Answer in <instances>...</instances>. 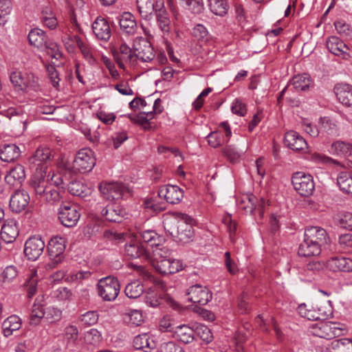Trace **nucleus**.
Returning <instances> with one entry per match:
<instances>
[{
	"mask_svg": "<svg viewBox=\"0 0 352 352\" xmlns=\"http://www.w3.org/2000/svg\"><path fill=\"white\" fill-rule=\"evenodd\" d=\"M21 319L16 315L8 317L2 323V331L6 337H8L21 327Z\"/></svg>",
	"mask_w": 352,
	"mask_h": 352,
	"instance_id": "nucleus-30",
	"label": "nucleus"
},
{
	"mask_svg": "<svg viewBox=\"0 0 352 352\" xmlns=\"http://www.w3.org/2000/svg\"><path fill=\"white\" fill-rule=\"evenodd\" d=\"M41 302H43V296L41 298L37 297L32 306L30 318V322L32 325H37L39 324L41 320L44 317V305L42 304Z\"/></svg>",
	"mask_w": 352,
	"mask_h": 352,
	"instance_id": "nucleus-38",
	"label": "nucleus"
},
{
	"mask_svg": "<svg viewBox=\"0 0 352 352\" xmlns=\"http://www.w3.org/2000/svg\"><path fill=\"white\" fill-rule=\"evenodd\" d=\"M101 214L110 222L120 223L123 220L125 211L119 205L109 204L102 210Z\"/></svg>",
	"mask_w": 352,
	"mask_h": 352,
	"instance_id": "nucleus-25",
	"label": "nucleus"
},
{
	"mask_svg": "<svg viewBox=\"0 0 352 352\" xmlns=\"http://www.w3.org/2000/svg\"><path fill=\"white\" fill-rule=\"evenodd\" d=\"M284 142L288 148L294 151H303L307 148V143L304 138L294 131L285 133Z\"/></svg>",
	"mask_w": 352,
	"mask_h": 352,
	"instance_id": "nucleus-23",
	"label": "nucleus"
},
{
	"mask_svg": "<svg viewBox=\"0 0 352 352\" xmlns=\"http://www.w3.org/2000/svg\"><path fill=\"white\" fill-rule=\"evenodd\" d=\"M352 144L342 141H337L332 144L331 151L333 154L342 157H351Z\"/></svg>",
	"mask_w": 352,
	"mask_h": 352,
	"instance_id": "nucleus-42",
	"label": "nucleus"
},
{
	"mask_svg": "<svg viewBox=\"0 0 352 352\" xmlns=\"http://www.w3.org/2000/svg\"><path fill=\"white\" fill-rule=\"evenodd\" d=\"M329 352H352V340L349 338L335 340L331 342Z\"/></svg>",
	"mask_w": 352,
	"mask_h": 352,
	"instance_id": "nucleus-40",
	"label": "nucleus"
},
{
	"mask_svg": "<svg viewBox=\"0 0 352 352\" xmlns=\"http://www.w3.org/2000/svg\"><path fill=\"white\" fill-rule=\"evenodd\" d=\"M342 329L339 324L333 322H320L313 324L309 327L310 333L314 336L327 340H331L342 334Z\"/></svg>",
	"mask_w": 352,
	"mask_h": 352,
	"instance_id": "nucleus-5",
	"label": "nucleus"
},
{
	"mask_svg": "<svg viewBox=\"0 0 352 352\" xmlns=\"http://www.w3.org/2000/svg\"><path fill=\"white\" fill-rule=\"evenodd\" d=\"M323 263L318 261H312L305 265L304 271L307 273V274H316L320 273L323 270Z\"/></svg>",
	"mask_w": 352,
	"mask_h": 352,
	"instance_id": "nucleus-58",
	"label": "nucleus"
},
{
	"mask_svg": "<svg viewBox=\"0 0 352 352\" xmlns=\"http://www.w3.org/2000/svg\"><path fill=\"white\" fill-rule=\"evenodd\" d=\"M19 148L14 144H5L0 149V159L6 162H11L20 155Z\"/></svg>",
	"mask_w": 352,
	"mask_h": 352,
	"instance_id": "nucleus-34",
	"label": "nucleus"
},
{
	"mask_svg": "<svg viewBox=\"0 0 352 352\" xmlns=\"http://www.w3.org/2000/svg\"><path fill=\"white\" fill-rule=\"evenodd\" d=\"M45 243L40 237L32 236L25 243L24 254L29 260H36L43 253Z\"/></svg>",
	"mask_w": 352,
	"mask_h": 352,
	"instance_id": "nucleus-15",
	"label": "nucleus"
},
{
	"mask_svg": "<svg viewBox=\"0 0 352 352\" xmlns=\"http://www.w3.org/2000/svg\"><path fill=\"white\" fill-rule=\"evenodd\" d=\"M65 338L68 343L75 344L78 338V330L74 325H69L65 329Z\"/></svg>",
	"mask_w": 352,
	"mask_h": 352,
	"instance_id": "nucleus-62",
	"label": "nucleus"
},
{
	"mask_svg": "<svg viewBox=\"0 0 352 352\" xmlns=\"http://www.w3.org/2000/svg\"><path fill=\"white\" fill-rule=\"evenodd\" d=\"M25 178L24 167L21 164H16L7 173L5 182L10 188H17L21 187Z\"/></svg>",
	"mask_w": 352,
	"mask_h": 352,
	"instance_id": "nucleus-19",
	"label": "nucleus"
},
{
	"mask_svg": "<svg viewBox=\"0 0 352 352\" xmlns=\"http://www.w3.org/2000/svg\"><path fill=\"white\" fill-rule=\"evenodd\" d=\"M72 41L75 42L84 58L90 63L94 64L96 62V59L93 54L94 50L87 43L83 42L82 39L77 35L74 36Z\"/></svg>",
	"mask_w": 352,
	"mask_h": 352,
	"instance_id": "nucleus-39",
	"label": "nucleus"
},
{
	"mask_svg": "<svg viewBox=\"0 0 352 352\" xmlns=\"http://www.w3.org/2000/svg\"><path fill=\"white\" fill-rule=\"evenodd\" d=\"M139 234L143 242L151 248H154V246H161L162 243L164 241V239L162 236L159 235L153 230L140 231Z\"/></svg>",
	"mask_w": 352,
	"mask_h": 352,
	"instance_id": "nucleus-35",
	"label": "nucleus"
},
{
	"mask_svg": "<svg viewBox=\"0 0 352 352\" xmlns=\"http://www.w3.org/2000/svg\"><path fill=\"white\" fill-rule=\"evenodd\" d=\"M125 254L129 258H147V250L138 241H133L125 245Z\"/></svg>",
	"mask_w": 352,
	"mask_h": 352,
	"instance_id": "nucleus-28",
	"label": "nucleus"
},
{
	"mask_svg": "<svg viewBox=\"0 0 352 352\" xmlns=\"http://www.w3.org/2000/svg\"><path fill=\"white\" fill-rule=\"evenodd\" d=\"M93 32L96 38L100 41H108L111 36V30L109 22L104 18L98 16L92 24Z\"/></svg>",
	"mask_w": 352,
	"mask_h": 352,
	"instance_id": "nucleus-21",
	"label": "nucleus"
},
{
	"mask_svg": "<svg viewBox=\"0 0 352 352\" xmlns=\"http://www.w3.org/2000/svg\"><path fill=\"white\" fill-rule=\"evenodd\" d=\"M219 128H222L225 131V136L226 140L224 139L221 132L219 130L212 131L207 136L208 143L213 148H217L222 144L228 142L232 135L230 126L228 122H222L219 125Z\"/></svg>",
	"mask_w": 352,
	"mask_h": 352,
	"instance_id": "nucleus-16",
	"label": "nucleus"
},
{
	"mask_svg": "<svg viewBox=\"0 0 352 352\" xmlns=\"http://www.w3.org/2000/svg\"><path fill=\"white\" fill-rule=\"evenodd\" d=\"M49 177L42 168H36V171L30 179L29 184L36 197L41 201L50 204L60 200V192L54 186L49 184Z\"/></svg>",
	"mask_w": 352,
	"mask_h": 352,
	"instance_id": "nucleus-2",
	"label": "nucleus"
},
{
	"mask_svg": "<svg viewBox=\"0 0 352 352\" xmlns=\"http://www.w3.org/2000/svg\"><path fill=\"white\" fill-rule=\"evenodd\" d=\"M177 221V237L179 241H184L190 239L192 235V224L194 219L186 214L178 213Z\"/></svg>",
	"mask_w": 352,
	"mask_h": 352,
	"instance_id": "nucleus-13",
	"label": "nucleus"
},
{
	"mask_svg": "<svg viewBox=\"0 0 352 352\" xmlns=\"http://www.w3.org/2000/svg\"><path fill=\"white\" fill-rule=\"evenodd\" d=\"M173 337L179 342L189 344L195 339V331L188 325H179L173 331Z\"/></svg>",
	"mask_w": 352,
	"mask_h": 352,
	"instance_id": "nucleus-27",
	"label": "nucleus"
},
{
	"mask_svg": "<svg viewBox=\"0 0 352 352\" xmlns=\"http://www.w3.org/2000/svg\"><path fill=\"white\" fill-rule=\"evenodd\" d=\"M47 39L45 32L39 28L32 29L28 34L30 44L38 49H43L46 45Z\"/></svg>",
	"mask_w": 352,
	"mask_h": 352,
	"instance_id": "nucleus-31",
	"label": "nucleus"
},
{
	"mask_svg": "<svg viewBox=\"0 0 352 352\" xmlns=\"http://www.w3.org/2000/svg\"><path fill=\"white\" fill-rule=\"evenodd\" d=\"M38 283V278L36 271L32 270L24 283L26 288L28 298H32L36 292V287Z\"/></svg>",
	"mask_w": 352,
	"mask_h": 352,
	"instance_id": "nucleus-49",
	"label": "nucleus"
},
{
	"mask_svg": "<svg viewBox=\"0 0 352 352\" xmlns=\"http://www.w3.org/2000/svg\"><path fill=\"white\" fill-rule=\"evenodd\" d=\"M320 132L332 134L337 130L336 122L327 117L321 118L320 119Z\"/></svg>",
	"mask_w": 352,
	"mask_h": 352,
	"instance_id": "nucleus-50",
	"label": "nucleus"
},
{
	"mask_svg": "<svg viewBox=\"0 0 352 352\" xmlns=\"http://www.w3.org/2000/svg\"><path fill=\"white\" fill-rule=\"evenodd\" d=\"M338 243L340 248L345 251L352 250V234H341L338 239Z\"/></svg>",
	"mask_w": 352,
	"mask_h": 352,
	"instance_id": "nucleus-63",
	"label": "nucleus"
},
{
	"mask_svg": "<svg viewBox=\"0 0 352 352\" xmlns=\"http://www.w3.org/2000/svg\"><path fill=\"white\" fill-rule=\"evenodd\" d=\"M329 270L336 272H349L352 271V260L343 256L331 258L327 263Z\"/></svg>",
	"mask_w": 352,
	"mask_h": 352,
	"instance_id": "nucleus-24",
	"label": "nucleus"
},
{
	"mask_svg": "<svg viewBox=\"0 0 352 352\" xmlns=\"http://www.w3.org/2000/svg\"><path fill=\"white\" fill-rule=\"evenodd\" d=\"M96 164L93 151L88 148L80 149L76 155L73 162L74 169L81 173L91 171Z\"/></svg>",
	"mask_w": 352,
	"mask_h": 352,
	"instance_id": "nucleus-8",
	"label": "nucleus"
},
{
	"mask_svg": "<svg viewBox=\"0 0 352 352\" xmlns=\"http://www.w3.org/2000/svg\"><path fill=\"white\" fill-rule=\"evenodd\" d=\"M337 184L342 192L352 195V173H340L337 178Z\"/></svg>",
	"mask_w": 352,
	"mask_h": 352,
	"instance_id": "nucleus-41",
	"label": "nucleus"
},
{
	"mask_svg": "<svg viewBox=\"0 0 352 352\" xmlns=\"http://www.w3.org/2000/svg\"><path fill=\"white\" fill-rule=\"evenodd\" d=\"M208 6L212 13L221 16L227 13L228 9L225 0H208Z\"/></svg>",
	"mask_w": 352,
	"mask_h": 352,
	"instance_id": "nucleus-47",
	"label": "nucleus"
},
{
	"mask_svg": "<svg viewBox=\"0 0 352 352\" xmlns=\"http://www.w3.org/2000/svg\"><path fill=\"white\" fill-rule=\"evenodd\" d=\"M52 58L58 60L62 57L60 46L55 42L47 40V43L43 48Z\"/></svg>",
	"mask_w": 352,
	"mask_h": 352,
	"instance_id": "nucleus-52",
	"label": "nucleus"
},
{
	"mask_svg": "<svg viewBox=\"0 0 352 352\" xmlns=\"http://www.w3.org/2000/svg\"><path fill=\"white\" fill-rule=\"evenodd\" d=\"M19 234L18 224L16 220L5 221L1 230V239L8 243L14 242Z\"/></svg>",
	"mask_w": 352,
	"mask_h": 352,
	"instance_id": "nucleus-22",
	"label": "nucleus"
},
{
	"mask_svg": "<svg viewBox=\"0 0 352 352\" xmlns=\"http://www.w3.org/2000/svg\"><path fill=\"white\" fill-rule=\"evenodd\" d=\"M144 285L138 280L129 283L124 289L125 294L130 298H137L144 292Z\"/></svg>",
	"mask_w": 352,
	"mask_h": 352,
	"instance_id": "nucleus-43",
	"label": "nucleus"
},
{
	"mask_svg": "<svg viewBox=\"0 0 352 352\" xmlns=\"http://www.w3.org/2000/svg\"><path fill=\"white\" fill-rule=\"evenodd\" d=\"M30 197L25 190H15L10 199V208L16 213H19L25 210L30 203Z\"/></svg>",
	"mask_w": 352,
	"mask_h": 352,
	"instance_id": "nucleus-17",
	"label": "nucleus"
},
{
	"mask_svg": "<svg viewBox=\"0 0 352 352\" xmlns=\"http://www.w3.org/2000/svg\"><path fill=\"white\" fill-rule=\"evenodd\" d=\"M123 316L125 322L133 326H140L144 322L142 314L139 310L131 309Z\"/></svg>",
	"mask_w": 352,
	"mask_h": 352,
	"instance_id": "nucleus-46",
	"label": "nucleus"
},
{
	"mask_svg": "<svg viewBox=\"0 0 352 352\" xmlns=\"http://www.w3.org/2000/svg\"><path fill=\"white\" fill-rule=\"evenodd\" d=\"M133 346L138 350L150 352L156 347L155 342L147 333L140 334L133 340Z\"/></svg>",
	"mask_w": 352,
	"mask_h": 352,
	"instance_id": "nucleus-29",
	"label": "nucleus"
},
{
	"mask_svg": "<svg viewBox=\"0 0 352 352\" xmlns=\"http://www.w3.org/2000/svg\"><path fill=\"white\" fill-rule=\"evenodd\" d=\"M120 29L128 34L135 32L137 24L134 16L130 12H124L120 18Z\"/></svg>",
	"mask_w": 352,
	"mask_h": 352,
	"instance_id": "nucleus-33",
	"label": "nucleus"
},
{
	"mask_svg": "<svg viewBox=\"0 0 352 352\" xmlns=\"http://www.w3.org/2000/svg\"><path fill=\"white\" fill-rule=\"evenodd\" d=\"M337 99L344 105L352 106V86L348 84H338L335 87Z\"/></svg>",
	"mask_w": 352,
	"mask_h": 352,
	"instance_id": "nucleus-26",
	"label": "nucleus"
},
{
	"mask_svg": "<svg viewBox=\"0 0 352 352\" xmlns=\"http://www.w3.org/2000/svg\"><path fill=\"white\" fill-rule=\"evenodd\" d=\"M51 151L48 147H38L29 158V162L35 166H40L43 162L51 160Z\"/></svg>",
	"mask_w": 352,
	"mask_h": 352,
	"instance_id": "nucleus-36",
	"label": "nucleus"
},
{
	"mask_svg": "<svg viewBox=\"0 0 352 352\" xmlns=\"http://www.w3.org/2000/svg\"><path fill=\"white\" fill-rule=\"evenodd\" d=\"M223 222L227 226L228 230L230 233V238L232 242H234V236L237 230V223L235 221H233L231 216L228 214L226 215L223 219Z\"/></svg>",
	"mask_w": 352,
	"mask_h": 352,
	"instance_id": "nucleus-56",
	"label": "nucleus"
},
{
	"mask_svg": "<svg viewBox=\"0 0 352 352\" xmlns=\"http://www.w3.org/2000/svg\"><path fill=\"white\" fill-rule=\"evenodd\" d=\"M314 308L320 316V320H324L332 314V309L327 302H316L314 303Z\"/></svg>",
	"mask_w": 352,
	"mask_h": 352,
	"instance_id": "nucleus-51",
	"label": "nucleus"
},
{
	"mask_svg": "<svg viewBox=\"0 0 352 352\" xmlns=\"http://www.w3.org/2000/svg\"><path fill=\"white\" fill-rule=\"evenodd\" d=\"M158 196L164 198L168 204H179L184 197L183 190L176 185H164L160 187Z\"/></svg>",
	"mask_w": 352,
	"mask_h": 352,
	"instance_id": "nucleus-14",
	"label": "nucleus"
},
{
	"mask_svg": "<svg viewBox=\"0 0 352 352\" xmlns=\"http://www.w3.org/2000/svg\"><path fill=\"white\" fill-rule=\"evenodd\" d=\"M162 298H160L157 293L155 291H149L145 296V302L151 307H157L161 304Z\"/></svg>",
	"mask_w": 352,
	"mask_h": 352,
	"instance_id": "nucleus-60",
	"label": "nucleus"
},
{
	"mask_svg": "<svg viewBox=\"0 0 352 352\" xmlns=\"http://www.w3.org/2000/svg\"><path fill=\"white\" fill-rule=\"evenodd\" d=\"M159 329L162 332H173L175 328L173 327L172 318L170 316H163L159 322Z\"/></svg>",
	"mask_w": 352,
	"mask_h": 352,
	"instance_id": "nucleus-61",
	"label": "nucleus"
},
{
	"mask_svg": "<svg viewBox=\"0 0 352 352\" xmlns=\"http://www.w3.org/2000/svg\"><path fill=\"white\" fill-rule=\"evenodd\" d=\"M97 288L98 295L104 300L112 301L118 296L120 285L117 278L109 276L100 279Z\"/></svg>",
	"mask_w": 352,
	"mask_h": 352,
	"instance_id": "nucleus-4",
	"label": "nucleus"
},
{
	"mask_svg": "<svg viewBox=\"0 0 352 352\" xmlns=\"http://www.w3.org/2000/svg\"><path fill=\"white\" fill-rule=\"evenodd\" d=\"M138 10L144 19H147L153 11V6L152 0H137Z\"/></svg>",
	"mask_w": 352,
	"mask_h": 352,
	"instance_id": "nucleus-48",
	"label": "nucleus"
},
{
	"mask_svg": "<svg viewBox=\"0 0 352 352\" xmlns=\"http://www.w3.org/2000/svg\"><path fill=\"white\" fill-rule=\"evenodd\" d=\"M329 241L328 234L324 228L319 226L307 227L304 240L299 245L298 254L304 257L318 256Z\"/></svg>",
	"mask_w": 352,
	"mask_h": 352,
	"instance_id": "nucleus-1",
	"label": "nucleus"
},
{
	"mask_svg": "<svg viewBox=\"0 0 352 352\" xmlns=\"http://www.w3.org/2000/svg\"><path fill=\"white\" fill-rule=\"evenodd\" d=\"M111 52L116 63L120 69H125V65H134L137 63V56L133 48L131 49L124 43L120 44L118 48L114 47Z\"/></svg>",
	"mask_w": 352,
	"mask_h": 352,
	"instance_id": "nucleus-7",
	"label": "nucleus"
},
{
	"mask_svg": "<svg viewBox=\"0 0 352 352\" xmlns=\"http://www.w3.org/2000/svg\"><path fill=\"white\" fill-rule=\"evenodd\" d=\"M298 312L302 317L309 320H320V316L314 308V303L309 306L305 304L300 305L298 307Z\"/></svg>",
	"mask_w": 352,
	"mask_h": 352,
	"instance_id": "nucleus-44",
	"label": "nucleus"
},
{
	"mask_svg": "<svg viewBox=\"0 0 352 352\" xmlns=\"http://www.w3.org/2000/svg\"><path fill=\"white\" fill-rule=\"evenodd\" d=\"M99 189L105 199L113 201L122 197L125 187L122 183L113 182L100 184Z\"/></svg>",
	"mask_w": 352,
	"mask_h": 352,
	"instance_id": "nucleus-18",
	"label": "nucleus"
},
{
	"mask_svg": "<svg viewBox=\"0 0 352 352\" xmlns=\"http://www.w3.org/2000/svg\"><path fill=\"white\" fill-rule=\"evenodd\" d=\"M327 47L331 53L342 58L344 50L348 49V45L337 36L329 37L327 41Z\"/></svg>",
	"mask_w": 352,
	"mask_h": 352,
	"instance_id": "nucleus-37",
	"label": "nucleus"
},
{
	"mask_svg": "<svg viewBox=\"0 0 352 352\" xmlns=\"http://www.w3.org/2000/svg\"><path fill=\"white\" fill-rule=\"evenodd\" d=\"M292 182L294 189L302 197L312 195L315 190V183L313 177L303 172H297L293 174Z\"/></svg>",
	"mask_w": 352,
	"mask_h": 352,
	"instance_id": "nucleus-6",
	"label": "nucleus"
},
{
	"mask_svg": "<svg viewBox=\"0 0 352 352\" xmlns=\"http://www.w3.org/2000/svg\"><path fill=\"white\" fill-rule=\"evenodd\" d=\"M67 239L65 237L56 236L52 237L47 245V252L50 261L47 263L50 268L56 267L64 258Z\"/></svg>",
	"mask_w": 352,
	"mask_h": 352,
	"instance_id": "nucleus-3",
	"label": "nucleus"
},
{
	"mask_svg": "<svg viewBox=\"0 0 352 352\" xmlns=\"http://www.w3.org/2000/svg\"><path fill=\"white\" fill-rule=\"evenodd\" d=\"M186 295L189 301L200 305H206L212 299V293L209 289L199 284L190 287Z\"/></svg>",
	"mask_w": 352,
	"mask_h": 352,
	"instance_id": "nucleus-12",
	"label": "nucleus"
},
{
	"mask_svg": "<svg viewBox=\"0 0 352 352\" xmlns=\"http://www.w3.org/2000/svg\"><path fill=\"white\" fill-rule=\"evenodd\" d=\"M192 36L199 41L206 42L209 38L207 29L202 24H197L192 30Z\"/></svg>",
	"mask_w": 352,
	"mask_h": 352,
	"instance_id": "nucleus-54",
	"label": "nucleus"
},
{
	"mask_svg": "<svg viewBox=\"0 0 352 352\" xmlns=\"http://www.w3.org/2000/svg\"><path fill=\"white\" fill-rule=\"evenodd\" d=\"M133 50L136 54L137 59L139 58L143 62H149L154 59L155 52L151 43L144 40H138L134 43Z\"/></svg>",
	"mask_w": 352,
	"mask_h": 352,
	"instance_id": "nucleus-20",
	"label": "nucleus"
},
{
	"mask_svg": "<svg viewBox=\"0 0 352 352\" xmlns=\"http://www.w3.org/2000/svg\"><path fill=\"white\" fill-rule=\"evenodd\" d=\"M157 23L164 34H169L173 29V24L166 11H163L162 13H157L156 15Z\"/></svg>",
	"mask_w": 352,
	"mask_h": 352,
	"instance_id": "nucleus-45",
	"label": "nucleus"
},
{
	"mask_svg": "<svg viewBox=\"0 0 352 352\" xmlns=\"http://www.w3.org/2000/svg\"><path fill=\"white\" fill-rule=\"evenodd\" d=\"M152 265L162 275L175 274L183 268L182 262L174 258L154 259Z\"/></svg>",
	"mask_w": 352,
	"mask_h": 352,
	"instance_id": "nucleus-11",
	"label": "nucleus"
},
{
	"mask_svg": "<svg viewBox=\"0 0 352 352\" xmlns=\"http://www.w3.org/2000/svg\"><path fill=\"white\" fill-rule=\"evenodd\" d=\"M335 28L338 32L342 36H350L352 34L351 25L345 21L340 19L334 23Z\"/></svg>",
	"mask_w": 352,
	"mask_h": 352,
	"instance_id": "nucleus-57",
	"label": "nucleus"
},
{
	"mask_svg": "<svg viewBox=\"0 0 352 352\" xmlns=\"http://www.w3.org/2000/svg\"><path fill=\"white\" fill-rule=\"evenodd\" d=\"M99 315L96 311H89L80 316V321L85 325L95 324L98 320Z\"/></svg>",
	"mask_w": 352,
	"mask_h": 352,
	"instance_id": "nucleus-55",
	"label": "nucleus"
},
{
	"mask_svg": "<svg viewBox=\"0 0 352 352\" xmlns=\"http://www.w3.org/2000/svg\"><path fill=\"white\" fill-rule=\"evenodd\" d=\"M80 213L78 206L66 203L60 206L58 209V219L65 227L75 226L79 221Z\"/></svg>",
	"mask_w": 352,
	"mask_h": 352,
	"instance_id": "nucleus-9",
	"label": "nucleus"
},
{
	"mask_svg": "<svg viewBox=\"0 0 352 352\" xmlns=\"http://www.w3.org/2000/svg\"><path fill=\"white\" fill-rule=\"evenodd\" d=\"M312 82V80L309 74H298L293 77L288 87L292 85L296 91H305L309 89Z\"/></svg>",
	"mask_w": 352,
	"mask_h": 352,
	"instance_id": "nucleus-32",
	"label": "nucleus"
},
{
	"mask_svg": "<svg viewBox=\"0 0 352 352\" xmlns=\"http://www.w3.org/2000/svg\"><path fill=\"white\" fill-rule=\"evenodd\" d=\"M256 200V197L253 195H244L239 200L238 207L245 213L252 214L254 211L257 212L260 218L262 219L266 204L265 200L263 198H261L256 205L255 201Z\"/></svg>",
	"mask_w": 352,
	"mask_h": 352,
	"instance_id": "nucleus-10",
	"label": "nucleus"
},
{
	"mask_svg": "<svg viewBox=\"0 0 352 352\" xmlns=\"http://www.w3.org/2000/svg\"><path fill=\"white\" fill-rule=\"evenodd\" d=\"M101 340L100 333L96 329H91L86 332L85 335V340L87 344L96 345L100 342Z\"/></svg>",
	"mask_w": 352,
	"mask_h": 352,
	"instance_id": "nucleus-59",
	"label": "nucleus"
},
{
	"mask_svg": "<svg viewBox=\"0 0 352 352\" xmlns=\"http://www.w3.org/2000/svg\"><path fill=\"white\" fill-rule=\"evenodd\" d=\"M160 349L161 352H184L182 346L173 341L162 344Z\"/></svg>",
	"mask_w": 352,
	"mask_h": 352,
	"instance_id": "nucleus-64",
	"label": "nucleus"
},
{
	"mask_svg": "<svg viewBox=\"0 0 352 352\" xmlns=\"http://www.w3.org/2000/svg\"><path fill=\"white\" fill-rule=\"evenodd\" d=\"M128 236L129 235L127 233L118 232L111 230H106L103 234V236L105 239L112 241L115 243L124 242Z\"/></svg>",
	"mask_w": 352,
	"mask_h": 352,
	"instance_id": "nucleus-53",
	"label": "nucleus"
}]
</instances>
